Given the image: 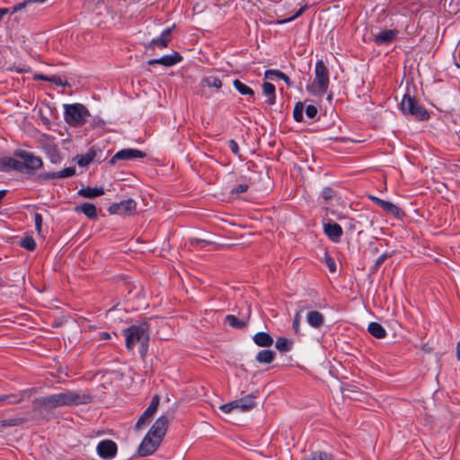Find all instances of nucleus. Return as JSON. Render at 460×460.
<instances>
[{"mask_svg": "<svg viewBox=\"0 0 460 460\" xmlns=\"http://www.w3.org/2000/svg\"><path fill=\"white\" fill-rule=\"evenodd\" d=\"M92 396L81 391H66L33 401V409L37 411H50L58 407L87 404Z\"/></svg>", "mask_w": 460, "mask_h": 460, "instance_id": "nucleus-1", "label": "nucleus"}, {"mask_svg": "<svg viewBox=\"0 0 460 460\" xmlns=\"http://www.w3.org/2000/svg\"><path fill=\"white\" fill-rule=\"evenodd\" d=\"M13 155L20 160L8 156L0 158L1 171L13 169L20 172L33 173L43 164L40 157L25 150L17 149L14 151Z\"/></svg>", "mask_w": 460, "mask_h": 460, "instance_id": "nucleus-2", "label": "nucleus"}, {"mask_svg": "<svg viewBox=\"0 0 460 460\" xmlns=\"http://www.w3.org/2000/svg\"><path fill=\"white\" fill-rule=\"evenodd\" d=\"M126 340V348L133 350L136 345L140 346L141 353L145 354L147 350L149 341V327L146 323L138 325H132L123 331Z\"/></svg>", "mask_w": 460, "mask_h": 460, "instance_id": "nucleus-3", "label": "nucleus"}, {"mask_svg": "<svg viewBox=\"0 0 460 460\" xmlns=\"http://www.w3.org/2000/svg\"><path fill=\"white\" fill-rule=\"evenodd\" d=\"M315 77L314 81L306 86V90L314 95L323 96L326 93L329 87V70L323 60L315 64Z\"/></svg>", "mask_w": 460, "mask_h": 460, "instance_id": "nucleus-4", "label": "nucleus"}, {"mask_svg": "<svg viewBox=\"0 0 460 460\" xmlns=\"http://www.w3.org/2000/svg\"><path fill=\"white\" fill-rule=\"evenodd\" d=\"M89 116L87 109L80 103L65 105V119L71 126L83 125Z\"/></svg>", "mask_w": 460, "mask_h": 460, "instance_id": "nucleus-5", "label": "nucleus"}, {"mask_svg": "<svg viewBox=\"0 0 460 460\" xmlns=\"http://www.w3.org/2000/svg\"><path fill=\"white\" fill-rule=\"evenodd\" d=\"M401 111L404 114H410L419 120H426L429 117L428 111L420 106L415 99L408 93L403 96L401 102Z\"/></svg>", "mask_w": 460, "mask_h": 460, "instance_id": "nucleus-6", "label": "nucleus"}, {"mask_svg": "<svg viewBox=\"0 0 460 460\" xmlns=\"http://www.w3.org/2000/svg\"><path fill=\"white\" fill-rule=\"evenodd\" d=\"M173 28L174 25L164 30L158 38L153 39L149 43L146 44V49L151 51H155V49H165L172 40L171 33Z\"/></svg>", "mask_w": 460, "mask_h": 460, "instance_id": "nucleus-7", "label": "nucleus"}, {"mask_svg": "<svg viewBox=\"0 0 460 460\" xmlns=\"http://www.w3.org/2000/svg\"><path fill=\"white\" fill-rule=\"evenodd\" d=\"M368 198L389 215H393L397 218H401L404 215L403 211L398 206L390 201L383 200L372 195H370Z\"/></svg>", "mask_w": 460, "mask_h": 460, "instance_id": "nucleus-8", "label": "nucleus"}, {"mask_svg": "<svg viewBox=\"0 0 460 460\" xmlns=\"http://www.w3.org/2000/svg\"><path fill=\"white\" fill-rule=\"evenodd\" d=\"M137 204L133 199L114 203L109 208L111 214L130 215L136 211Z\"/></svg>", "mask_w": 460, "mask_h": 460, "instance_id": "nucleus-9", "label": "nucleus"}, {"mask_svg": "<svg viewBox=\"0 0 460 460\" xmlns=\"http://www.w3.org/2000/svg\"><path fill=\"white\" fill-rule=\"evenodd\" d=\"M170 421V418L166 415H162L159 417L155 422L153 424L152 428L148 431L150 435H153V437H156L157 439L162 441L163 438L164 437L168 424Z\"/></svg>", "mask_w": 460, "mask_h": 460, "instance_id": "nucleus-10", "label": "nucleus"}, {"mask_svg": "<svg viewBox=\"0 0 460 460\" xmlns=\"http://www.w3.org/2000/svg\"><path fill=\"white\" fill-rule=\"evenodd\" d=\"M162 441L156 438V437H153V435H150L148 432L146 437L144 438L142 443L139 447V454L140 456H149L153 454L158 446L160 445Z\"/></svg>", "mask_w": 460, "mask_h": 460, "instance_id": "nucleus-11", "label": "nucleus"}, {"mask_svg": "<svg viewBox=\"0 0 460 460\" xmlns=\"http://www.w3.org/2000/svg\"><path fill=\"white\" fill-rule=\"evenodd\" d=\"M97 453L98 455L104 459L113 458L117 454V445L114 441L110 439H105L101 441L97 445Z\"/></svg>", "mask_w": 460, "mask_h": 460, "instance_id": "nucleus-12", "label": "nucleus"}, {"mask_svg": "<svg viewBox=\"0 0 460 460\" xmlns=\"http://www.w3.org/2000/svg\"><path fill=\"white\" fill-rule=\"evenodd\" d=\"M146 157V153L132 148L122 149L117 152L111 159L110 164H115L117 160H132Z\"/></svg>", "mask_w": 460, "mask_h": 460, "instance_id": "nucleus-13", "label": "nucleus"}, {"mask_svg": "<svg viewBox=\"0 0 460 460\" xmlns=\"http://www.w3.org/2000/svg\"><path fill=\"white\" fill-rule=\"evenodd\" d=\"M181 56L178 52H173L172 55L164 56L160 58L150 59L147 64L149 66L163 65L164 66H172L181 61Z\"/></svg>", "mask_w": 460, "mask_h": 460, "instance_id": "nucleus-14", "label": "nucleus"}, {"mask_svg": "<svg viewBox=\"0 0 460 460\" xmlns=\"http://www.w3.org/2000/svg\"><path fill=\"white\" fill-rule=\"evenodd\" d=\"M324 233L334 243H338L342 234V228L337 223H327L323 226Z\"/></svg>", "mask_w": 460, "mask_h": 460, "instance_id": "nucleus-15", "label": "nucleus"}, {"mask_svg": "<svg viewBox=\"0 0 460 460\" xmlns=\"http://www.w3.org/2000/svg\"><path fill=\"white\" fill-rule=\"evenodd\" d=\"M306 322L315 329L320 328L324 323V316L318 311H310L306 314Z\"/></svg>", "mask_w": 460, "mask_h": 460, "instance_id": "nucleus-16", "label": "nucleus"}, {"mask_svg": "<svg viewBox=\"0 0 460 460\" xmlns=\"http://www.w3.org/2000/svg\"><path fill=\"white\" fill-rule=\"evenodd\" d=\"M235 409L247 411L255 407L254 396L250 394L246 397L234 401Z\"/></svg>", "mask_w": 460, "mask_h": 460, "instance_id": "nucleus-17", "label": "nucleus"}, {"mask_svg": "<svg viewBox=\"0 0 460 460\" xmlns=\"http://www.w3.org/2000/svg\"><path fill=\"white\" fill-rule=\"evenodd\" d=\"M254 343L260 347H270L274 341L273 338L267 332H257L252 338Z\"/></svg>", "mask_w": 460, "mask_h": 460, "instance_id": "nucleus-18", "label": "nucleus"}, {"mask_svg": "<svg viewBox=\"0 0 460 460\" xmlns=\"http://www.w3.org/2000/svg\"><path fill=\"white\" fill-rule=\"evenodd\" d=\"M395 38V31L393 30H385L375 35V42L378 45L389 43Z\"/></svg>", "mask_w": 460, "mask_h": 460, "instance_id": "nucleus-19", "label": "nucleus"}, {"mask_svg": "<svg viewBox=\"0 0 460 460\" xmlns=\"http://www.w3.org/2000/svg\"><path fill=\"white\" fill-rule=\"evenodd\" d=\"M222 85L223 84L221 79L215 75L206 76L200 82L201 87L215 88L216 90H219Z\"/></svg>", "mask_w": 460, "mask_h": 460, "instance_id": "nucleus-20", "label": "nucleus"}, {"mask_svg": "<svg viewBox=\"0 0 460 460\" xmlns=\"http://www.w3.org/2000/svg\"><path fill=\"white\" fill-rule=\"evenodd\" d=\"M263 93L267 97L266 102L273 105L276 102L275 86L271 83L264 82L262 84Z\"/></svg>", "mask_w": 460, "mask_h": 460, "instance_id": "nucleus-21", "label": "nucleus"}, {"mask_svg": "<svg viewBox=\"0 0 460 460\" xmlns=\"http://www.w3.org/2000/svg\"><path fill=\"white\" fill-rule=\"evenodd\" d=\"M75 210L76 212L84 213L87 217L91 219L97 217L96 208L91 203H84L81 206H77Z\"/></svg>", "mask_w": 460, "mask_h": 460, "instance_id": "nucleus-22", "label": "nucleus"}, {"mask_svg": "<svg viewBox=\"0 0 460 460\" xmlns=\"http://www.w3.org/2000/svg\"><path fill=\"white\" fill-rule=\"evenodd\" d=\"M78 194L84 198L93 199V198L99 197V196H102V194H104V190L102 188L87 187V188L81 189L78 191Z\"/></svg>", "mask_w": 460, "mask_h": 460, "instance_id": "nucleus-23", "label": "nucleus"}, {"mask_svg": "<svg viewBox=\"0 0 460 460\" xmlns=\"http://www.w3.org/2000/svg\"><path fill=\"white\" fill-rule=\"evenodd\" d=\"M369 333L377 339H382L386 336V332L381 324L378 323H371L367 328Z\"/></svg>", "mask_w": 460, "mask_h": 460, "instance_id": "nucleus-24", "label": "nucleus"}, {"mask_svg": "<svg viewBox=\"0 0 460 460\" xmlns=\"http://www.w3.org/2000/svg\"><path fill=\"white\" fill-rule=\"evenodd\" d=\"M75 173V169L74 167H67L64 170H61L58 172L46 173L45 179H56V178H66L73 176Z\"/></svg>", "mask_w": 460, "mask_h": 460, "instance_id": "nucleus-25", "label": "nucleus"}, {"mask_svg": "<svg viewBox=\"0 0 460 460\" xmlns=\"http://www.w3.org/2000/svg\"><path fill=\"white\" fill-rule=\"evenodd\" d=\"M274 358L275 353L270 349L261 350L256 356V360L259 363L270 364L274 360Z\"/></svg>", "mask_w": 460, "mask_h": 460, "instance_id": "nucleus-26", "label": "nucleus"}, {"mask_svg": "<svg viewBox=\"0 0 460 460\" xmlns=\"http://www.w3.org/2000/svg\"><path fill=\"white\" fill-rule=\"evenodd\" d=\"M96 152L93 149H90L85 155L77 156V164L79 166H86L91 164L95 158Z\"/></svg>", "mask_w": 460, "mask_h": 460, "instance_id": "nucleus-27", "label": "nucleus"}, {"mask_svg": "<svg viewBox=\"0 0 460 460\" xmlns=\"http://www.w3.org/2000/svg\"><path fill=\"white\" fill-rule=\"evenodd\" d=\"M233 84H234V86L235 87V89L241 94L253 96V94H254L253 90L251 87H249L248 85L242 83L240 80L235 79Z\"/></svg>", "mask_w": 460, "mask_h": 460, "instance_id": "nucleus-28", "label": "nucleus"}, {"mask_svg": "<svg viewBox=\"0 0 460 460\" xmlns=\"http://www.w3.org/2000/svg\"><path fill=\"white\" fill-rule=\"evenodd\" d=\"M291 347H292V341L284 338V337H279L278 338L277 341H276V348L277 349H279L280 352H287V351H289L291 349Z\"/></svg>", "mask_w": 460, "mask_h": 460, "instance_id": "nucleus-29", "label": "nucleus"}, {"mask_svg": "<svg viewBox=\"0 0 460 460\" xmlns=\"http://www.w3.org/2000/svg\"><path fill=\"white\" fill-rule=\"evenodd\" d=\"M226 322L228 323L232 327L236 329H242L245 327V323L238 320L234 315L228 314L226 316Z\"/></svg>", "mask_w": 460, "mask_h": 460, "instance_id": "nucleus-30", "label": "nucleus"}, {"mask_svg": "<svg viewBox=\"0 0 460 460\" xmlns=\"http://www.w3.org/2000/svg\"><path fill=\"white\" fill-rule=\"evenodd\" d=\"M21 246L28 251H34L36 248L35 240L31 236L24 237L21 242Z\"/></svg>", "mask_w": 460, "mask_h": 460, "instance_id": "nucleus-31", "label": "nucleus"}, {"mask_svg": "<svg viewBox=\"0 0 460 460\" xmlns=\"http://www.w3.org/2000/svg\"><path fill=\"white\" fill-rule=\"evenodd\" d=\"M303 112H304V104L299 102L295 105V108L293 111L294 119L298 122L302 121L303 120Z\"/></svg>", "mask_w": 460, "mask_h": 460, "instance_id": "nucleus-32", "label": "nucleus"}, {"mask_svg": "<svg viewBox=\"0 0 460 460\" xmlns=\"http://www.w3.org/2000/svg\"><path fill=\"white\" fill-rule=\"evenodd\" d=\"M305 460H332V457L325 452H315L310 455Z\"/></svg>", "mask_w": 460, "mask_h": 460, "instance_id": "nucleus-33", "label": "nucleus"}, {"mask_svg": "<svg viewBox=\"0 0 460 460\" xmlns=\"http://www.w3.org/2000/svg\"><path fill=\"white\" fill-rule=\"evenodd\" d=\"M303 311H304V308L301 307L300 309L297 310V312L295 314V318H294V321H293V329H294L296 333L299 332V327H300V322H301V314H302Z\"/></svg>", "mask_w": 460, "mask_h": 460, "instance_id": "nucleus-34", "label": "nucleus"}, {"mask_svg": "<svg viewBox=\"0 0 460 460\" xmlns=\"http://www.w3.org/2000/svg\"><path fill=\"white\" fill-rule=\"evenodd\" d=\"M390 257V254L388 253H384L382 254L375 262L374 266L372 267L371 269V272L372 273H375L378 268L384 263V261L388 258Z\"/></svg>", "mask_w": 460, "mask_h": 460, "instance_id": "nucleus-35", "label": "nucleus"}, {"mask_svg": "<svg viewBox=\"0 0 460 460\" xmlns=\"http://www.w3.org/2000/svg\"><path fill=\"white\" fill-rule=\"evenodd\" d=\"M152 417L150 415H146V411L143 412V414L138 419L137 422L136 423V429H140L143 425L147 423Z\"/></svg>", "mask_w": 460, "mask_h": 460, "instance_id": "nucleus-36", "label": "nucleus"}, {"mask_svg": "<svg viewBox=\"0 0 460 460\" xmlns=\"http://www.w3.org/2000/svg\"><path fill=\"white\" fill-rule=\"evenodd\" d=\"M325 263L329 269V270L331 272H335L336 271V263H335V261L331 257L329 256L328 254H325Z\"/></svg>", "mask_w": 460, "mask_h": 460, "instance_id": "nucleus-37", "label": "nucleus"}, {"mask_svg": "<svg viewBox=\"0 0 460 460\" xmlns=\"http://www.w3.org/2000/svg\"><path fill=\"white\" fill-rule=\"evenodd\" d=\"M305 111V115L311 119H314V117L316 116V114L318 112L317 108L314 105L306 106Z\"/></svg>", "mask_w": 460, "mask_h": 460, "instance_id": "nucleus-38", "label": "nucleus"}, {"mask_svg": "<svg viewBox=\"0 0 460 460\" xmlns=\"http://www.w3.org/2000/svg\"><path fill=\"white\" fill-rule=\"evenodd\" d=\"M306 9V6H303L301 7L296 13V14H294L293 16H291L290 18H288V19H285V20H282V21H279V23H286V22H291L293 20H295L296 18L299 17Z\"/></svg>", "mask_w": 460, "mask_h": 460, "instance_id": "nucleus-39", "label": "nucleus"}, {"mask_svg": "<svg viewBox=\"0 0 460 460\" xmlns=\"http://www.w3.org/2000/svg\"><path fill=\"white\" fill-rule=\"evenodd\" d=\"M234 409H235L234 401L220 406V410L225 413H229Z\"/></svg>", "mask_w": 460, "mask_h": 460, "instance_id": "nucleus-40", "label": "nucleus"}, {"mask_svg": "<svg viewBox=\"0 0 460 460\" xmlns=\"http://www.w3.org/2000/svg\"><path fill=\"white\" fill-rule=\"evenodd\" d=\"M49 82H51L57 85H60V86H66L67 84V83L66 81H63L60 77H58L57 75L50 76L49 79Z\"/></svg>", "mask_w": 460, "mask_h": 460, "instance_id": "nucleus-41", "label": "nucleus"}, {"mask_svg": "<svg viewBox=\"0 0 460 460\" xmlns=\"http://www.w3.org/2000/svg\"><path fill=\"white\" fill-rule=\"evenodd\" d=\"M34 221H35V226H36V229H37L38 233H40L41 226H42V217H41V215L39 214V213L35 214Z\"/></svg>", "mask_w": 460, "mask_h": 460, "instance_id": "nucleus-42", "label": "nucleus"}, {"mask_svg": "<svg viewBox=\"0 0 460 460\" xmlns=\"http://www.w3.org/2000/svg\"><path fill=\"white\" fill-rule=\"evenodd\" d=\"M322 196L325 200H328L334 196V191L331 188H325L322 192Z\"/></svg>", "mask_w": 460, "mask_h": 460, "instance_id": "nucleus-43", "label": "nucleus"}, {"mask_svg": "<svg viewBox=\"0 0 460 460\" xmlns=\"http://www.w3.org/2000/svg\"><path fill=\"white\" fill-rule=\"evenodd\" d=\"M228 146L234 155H239V146L234 140H230L228 142Z\"/></svg>", "mask_w": 460, "mask_h": 460, "instance_id": "nucleus-44", "label": "nucleus"}, {"mask_svg": "<svg viewBox=\"0 0 460 460\" xmlns=\"http://www.w3.org/2000/svg\"><path fill=\"white\" fill-rule=\"evenodd\" d=\"M30 3H31V2H28V0H27V1H24V2H22V3H20V4H15V5L12 8L11 13H17V12L21 11L22 9H23V8H24L28 4H30Z\"/></svg>", "mask_w": 460, "mask_h": 460, "instance_id": "nucleus-45", "label": "nucleus"}, {"mask_svg": "<svg viewBox=\"0 0 460 460\" xmlns=\"http://www.w3.org/2000/svg\"><path fill=\"white\" fill-rule=\"evenodd\" d=\"M249 186L247 183L239 184L236 188H234L232 192L233 193H243L248 190Z\"/></svg>", "mask_w": 460, "mask_h": 460, "instance_id": "nucleus-46", "label": "nucleus"}, {"mask_svg": "<svg viewBox=\"0 0 460 460\" xmlns=\"http://www.w3.org/2000/svg\"><path fill=\"white\" fill-rule=\"evenodd\" d=\"M283 74L282 72L279 70H267L264 74L265 78H271V76H276L279 78V75Z\"/></svg>", "mask_w": 460, "mask_h": 460, "instance_id": "nucleus-47", "label": "nucleus"}, {"mask_svg": "<svg viewBox=\"0 0 460 460\" xmlns=\"http://www.w3.org/2000/svg\"><path fill=\"white\" fill-rule=\"evenodd\" d=\"M23 422L22 419H12L5 420L4 426H16Z\"/></svg>", "mask_w": 460, "mask_h": 460, "instance_id": "nucleus-48", "label": "nucleus"}, {"mask_svg": "<svg viewBox=\"0 0 460 460\" xmlns=\"http://www.w3.org/2000/svg\"><path fill=\"white\" fill-rule=\"evenodd\" d=\"M5 400H8L10 403H16L21 401V399L17 398L16 395L0 397V401H5Z\"/></svg>", "mask_w": 460, "mask_h": 460, "instance_id": "nucleus-49", "label": "nucleus"}, {"mask_svg": "<svg viewBox=\"0 0 460 460\" xmlns=\"http://www.w3.org/2000/svg\"><path fill=\"white\" fill-rule=\"evenodd\" d=\"M49 155H50L51 161L54 163L58 162L60 159L59 155L58 154L57 149L55 147L53 148V152L49 153Z\"/></svg>", "mask_w": 460, "mask_h": 460, "instance_id": "nucleus-50", "label": "nucleus"}, {"mask_svg": "<svg viewBox=\"0 0 460 460\" xmlns=\"http://www.w3.org/2000/svg\"><path fill=\"white\" fill-rule=\"evenodd\" d=\"M156 411L157 408L155 406L149 404L148 408L145 411L146 415H150L153 417Z\"/></svg>", "mask_w": 460, "mask_h": 460, "instance_id": "nucleus-51", "label": "nucleus"}, {"mask_svg": "<svg viewBox=\"0 0 460 460\" xmlns=\"http://www.w3.org/2000/svg\"><path fill=\"white\" fill-rule=\"evenodd\" d=\"M156 411L157 408L155 406L149 404L148 408L145 411L146 415H150L153 417Z\"/></svg>", "mask_w": 460, "mask_h": 460, "instance_id": "nucleus-52", "label": "nucleus"}, {"mask_svg": "<svg viewBox=\"0 0 460 460\" xmlns=\"http://www.w3.org/2000/svg\"><path fill=\"white\" fill-rule=\"evenodd\" d=\"M159 402H160V397H159L158 394H155V396H153L150 404L155 406L156 408H158Z\"/></svg>", "mask_w": 460, "mask_h": 460, "instance_id": "nucleus-53", "label": "nucleus"}, {"mask_svg": "<svg viewBox=\"0 0 460 460\" xmlns=\"http://www.w3.org/2000/svg\"><path fill=\"white\" fill-rule=\"evenodd\" d=\"M159 402H160V397H159L158 394H155V396H153L150 404L155 406L156 408H158Z\"/></svg>", "mask_w": 460, "mask_h": 460, "instance_id": "nucleus-54", "label": "nucleus"}, {"mask_svg": "<svg viewBox=\"0 0 460 460\" xmlns=\"http://www.w3.org/2000/svg\"><path fill=\"white\" fill-rule=\"evenodd\" d=\"M10 12V9L8 8H0V22L3 20L4 15Z\"/></svg>", "mask_w": 460, "mask_h": 460, "instance_id": "nucleus-55", "label": "nucleus"}, {"mask_svg": "<svg viewBox=\"0 0 460 460\" xmlns=\"http://www.w3.org/2000/svg\"><path fill=\"white\" fill-rule=\"evenodd\" d=\"M34 79H36V80H42V81H48L49 82V77L46 76V75H34Z\"/></svg>", "mask_w": 460, "mask_h": 460, "instance_id": "nucleus-56", "label": "nucleus"}, {"mask_svg": "<svg viewBox=\"0 0 460 460\" xmlns=\"http://www.w3.org/2000/svg\"><path fill=\"white\" fill-rule=\"evenodd\" d=\"M279 78L284 80L288 85L290 84V80H289L288 76L286 75L285 74H280Z\"/></svg>", "mask_w": 460, "mask_h": 460, "instance_id": "nucleus-57", "label": "nucleus"}, {"mask_svg": "<svg viewBox=\"0 0 460 460\" xmlns=\"http://www.w3.org/2000/svg\"><path fill=\"white\" fill-rule=\"evenodd\" d=\"M111 338V334L109 332H102L100 336V340H108Z\"/></svg>", "mask_w": 460, "mask_h": 460, "instance_id": "nucleus-58", "label": "nucleus"}, {"mask_svg": "<svg viewBox=\"0 0 460 460\" xmlns=\"http://www.w3.org/2000/svg\"><path fill=\"white\" fill-rule=\"evenodd\" d=\"M456 358L457 360H460V341L456 344Z\"/></svg>", "mask_w": 460, "mask_h": 460, "instance_id": "nucleus-59", "label": "nucleus"}, {"mask_svg": "<svg viewBox=\"0 0 460 460\" xmlns=\"http://www.w3.org/2000/svg\"><path fill=\"white\" fill-rule=\"evenodd\" d=\"M46 1L47 0H28V2H31V3H40V4H42Z\"/></svg>", "mask_w": 460, "mask_h": 460, "instance_id": "nucleus-60", "label": "nucleus"}, {"mask_svg": "<svg viewBox=\"0 0 460 460\" xmlns=\"http://www.w3.org/2000/svg\"><path fill=\"white\" fill-rule=\"evenodd\" d=\"M6 190H0V201L3 199V198L5 196Z\"/></svg>", "mask_w": 460, "mask_h": 460, "instance_id": "nucleus-61", "label": "nucleus"}, {"mask_svg": "<svg viewBox=\"0 0 460 460\" xmlns=\"http://www.w3.org/2000/svg\"><path fill=\"white\" fill-rule=\"evenodd\" d=\"M17 71H18L19 73H26V72H28V69H26V68H20V69H18Z\"/></svg>", "mask_w": 460, "mask_h": 460, "instance_id": "nucleus-62", "label": "nucleus"}]
</instances>
